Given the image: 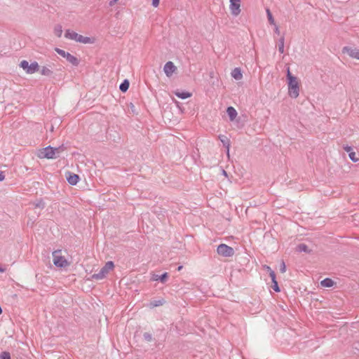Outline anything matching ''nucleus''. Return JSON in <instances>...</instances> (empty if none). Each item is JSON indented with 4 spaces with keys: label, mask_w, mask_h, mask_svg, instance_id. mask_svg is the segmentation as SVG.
Wrapping results in <instances>:
<instances>
[{
    "label": "nucleus",
    "mask_w": 359,
    "mask_h": 359,
    "mask_svg": "<svg viewBox=\"0 0 359 359\" xmlns=\"http://www.w3.org/2000/svg\"><path fill=\"white\" fill-rule=\"evenodd\" d=\"M334 280L330 278H326L320 282V285L324 287H331L334 285Z\"/></svg>",
    "instance_id": "obj_20"
},
{
    "label": "nucleus",
    "mask_w": 359,
    "mask_h": 359,
    "mask_svg": "<svg viewBox=\"0 0 359 359\" xmlns=\"http://www.w3.org/2000/svg\"><path fill=\"white\" fill-rule=\"evenodd\" d=\"M296 250L299 252H306V253H308V254L311 252V250H310L309 248V247L306 244H304V243L299 244L297 246Z\"/></svg>",
    "instance_id": "obj_18"
},
{
    "label": "nucleus",
    "mask_w": 359,
    "mask_h": 359,
    "mask_svg": "<svg viewBox=\"0 0 359 359\" xmlns=\"http://www.w3.org/2000/svg\"><path fill=\"white\" fill-rule=\"evenodd\" d=\"M55 51L63 57H65V55L67 53V52H65L64 50H62L59 48H55Z\"/></svg>",
    "instance_id": "obj_31"
},
{
    "label": "nucleus",
    "mask_w": 359,
    "mask_h": 359,
    "mask_svg": "<svg viewBox=\"0 0 359 359\" xmlns=\"http://www.w3.org/2000/svg\"><path fill=\"white\" fill-rule=\"evenodd\" d=\"M284 42H285V37L283 36L280 38L278 41V51L280 53H284Z\"/></svg>",
    "instance_id": "obj_24"
},
{
    "label": "nucleus",
    "mask_w": 359,
    "mask_h": 359,
    "mask_svg": "<svg viewBox=\"0 0 359 359\" xmlns=\"http://www.w3.org/2000/svg\"><path fill=\"white\" fill-rule=\"evenodd\" d=\"M273 25L275 26V27H274L275 33L279 35L280 34V30H279L278 27L276 24Z\"/></svg>",
    "instance_id": "obj_38"
},
{
    "label": "nucleus",
    "mask_w": 359,
    "mask_h": 359,
    "mask_svg": "<svg viewBox=\"0 0 359 359\" xmlns=\"http://www.w3.org/2000/svg\"><path fill=\"white\" fill-rule=\"evenodd\" d=\"M130 86V82L128 79H124L123 82L119 86V90L123 92L126 93Z\"/></svg>",
    "instance_id": "obj_21"
},
{
    "label": "nucleus",
    "mask_w": 359,
    "mask_h": 359,
    "mask_svg": "<svg viewBox=\"0 0 359 359\" xmlns=\"http://www.w3.org/2000/svg\"><path fill=\"white\" fill-rule=\"evenodd\" d=\"M231 13L233 16H238L241 13V3H230Z\"/></svg>",
    "instance_id": "obj_10"
},
{
    "label": "nucleus",
    "mask_w": 359,
    "mask_h": 359,
    "mask_svg": "<svg viewBox=\"0 0 359 359\" xmlns=\"http://www.w3.org/2000/svg\"><path fill=\"white\" fill-rule=\"evenodd\" d=\"M230 3H241V0H229Z\"/></svg>",
    "instance_id": "obj_42"
},
{
    "label": "nucleus",
    "mask_w": 359,
    "mask_h": 359,
    "mask_svg": "<svg viewBox=\"0 0 359 359\" xmlns=\"http://www.w3.org/2000/svg\"><path fill=\"white\" fill-rule=\"evenodd\" d=\"M160 0H152V6L154 7H157L159 5Z\"/></svg>",
    "instance_id": "obj_37"
},
{
    "label": "nucleus",
    "mask_w": 359,
    "mask_h": 359,
    "mask_svg": "<svg viewBox=\"0 0 359 359\" xmlns=\"http://www.w3.org/2000/svg\"><path fill=\"white\" fill-rule=\"evenodd\" d=\"M60 250H55L53 252V264L59 268H64L68 266L69 263L67 259L59 255Z\"/></svg>",
    "instance_id": "obj_6"
},
{
    "label": "nucleus",
    "mask_w": 359,
    "mask_h": 359,
    "mask_svg": "<svg viewBox=\"0 0 359 359\" xmlns=\"http://www.w3.org/2000/svg\"><path fill=\"white\" fill-rule=\"evenodd\" d=\"M226 113L229 117L230 121H231L236 118L238 114L236 110L233 107L231 106L227 107Z\"/></svg>",
    "instance_id": "obj_15"
},
{
    "label": "nucleus",
    "mask_w": 359,
    "mask_h": 359,
    "mask_svg": "<svg viewBox=\"0 0 359 359\" xmlns=\"http://www.w3.org/2000/svg\"><path fill=\"white\" fill-rule=\"evenodd\" d=\"M285 271H286L285 264L284 261H282L280 263V271L281 273H285Z\"/></svg>",
    "instance_id": "obj_34"
},
{
    "label": "nucleus",
    "mask_w": 359,
    "mask_h": 359,
    "mask_svg": "<svg viewBox=\"0 0 359 359\" xmlns=\"http://www.w3.org/2000/svg\"><path fill=\"white\" fill-rule=\"evenodd\" d=\"M39 65L37 62L34 61L29 65V69L27 70V74H34L39 71Z\"/></svg>",
    "instance_id": "obj_17"
},
{
    "label": "nucleus",
    "mask_w": 359,
    "mask_h": 359,
    "mask_svg": "<svg viewBox=\"0 0 359 359\" xmlns=\"http://www.w3.org/2000/svg\"><path fill=\"white\" fill-rule=\"evenodd\" d=\"M343 149L347 152L349 154V152H352L353 151V148L351 147V146H348V145H344L343 146Z\"/></svg>",
    "instance_id": "obj_35"
},
{
    "label": "nucleus",
    "mask_w": 359,
    "mask_h": 359,
    "mask_svg": "<svg viewBox=\"0 0 359 359\" xmlns=\"http://www.w3.org/2000/svg\"><path fill=\"white\" fill-rule=\"evenodd\" d=\"M33 205H34V208H40V209H43L46 205L43 199L36 200V201H34L33 203Z\"/></svg>",
    "instance_id": "obj_23"
},
{
    "label": "nucleus",
    "mask_w": 359,
    "mask_h": 359,
    "mask_svg": "<svg viewBox=\"0 0 359 359\" xmlns=\"http://www.w3.org/2000/svg\"><path fill=\"white\" fill-rule=\"evenodd\" d=\"M223 174L226 175V172L225 170H223Z\"/></svg>",
    "instance_id": "obj_45"
},
{
    "label": "nucleus",
    "mask_w": 359,
    "mask_h": 359,
    "mask_svg": "<svg viewBox=\"0 0 359 359\" xmlns=\"http://www.w3.org/2000/svg\"><path fill=\"white\" fill-rule=\"evenodd\" d=\"M175 95L181 99H187L192 95V94L188 91H176L175 92Z\"/></svg>",
    "instance_id": "obj_19"
},
{
    "label": "nucleus",
    "mask_w": 359,
    "mask_h": 359,
    "mask_svg": "<svg viewBox=\"0 0 359 359\" xmlns=\"http://www.w3.org/2000/svg\"><path fill=\"white\" fill-rule=\"evenodd\" d=\"M65 58L69 63L75 67H77L79 65V60L75 56L71 55L69 53H67Z\"/></svg>",
    "instance_id": "obj_12"
},
{
    "label": "nucleus",
    "mask_w": 359,
    "mask_h": 359,
    "mask_svg": "<svg viewBox=\"0 0 359 359\" xmlns=\"http://www.w3.org/2000/svg\"><path fill=\"white\" fill-rule=\"evenodd\" d=\"M41 74L44 76H52L53 74V72L48 67L43 66L41 69Z\"/></svg>",
    "instance_id": "obj_22"
},
{
    "label": "nucleus",
    "mask_w": 359,
    "mask_h": 359,
    "mask_svg": "<svg viewBox=\"0 0 359 359\" xmlns=\"http://www.w3.org/2000/svg\"><path fill=\"white\" fill-rule=\"evenodd\" d=\"M168 273L167 272H165L163 273V274L158 276V275H156V274H154L151 277V280H159L160 282H161L162 283H164L167 281L168 278Z\"/></svg>",
    "instance_id": "obj_11"
},
{
    "label": "nucleus",
    "mask_w": 359,
    "mask_h": 359,
    "mask_svg": "<svg viewBox=\"0 0 359 359\" xmlns=\"http://www.w3.org/2000/svg\"><path fill=\"white\" fill-rule=\"evenodd\" d=\"M54 149H57V150L55 151V155H59L60 156V154L62 151H65V147L63 145H62V146H60L58 147H54Z\"/></svg>",
    "instance_id": "obj_32"
},
{
    "label": "nucleus",
    "mask_w": 359,
    "mask_h": 359,
    "mask_svg": "<svg viewBox=\"0 0 359 359\" xmlns=\"http://www.w3.org/2000/svg\"><path fill=\"white\" fill-rule=\"evenodd\" d=\"M348 156L350 159L354 163H356L359 161V154H357L353 151L352 152H349Z\"/></svg>",
    "instance_id": "obj_25"
},
{
    "label": "nucleus",
    "mask_w": 359,
    "mask_h": 359,
    "mask_svg": "<svg viewBox=\"0 0 359 359\" xmlns=\"http://www.w3.org/2000/svg\"><path fill=\"white\" fill-rule=\"evenodd\" d=\"M272 283H273V285L271 287H272L273 290L276 292H279L280 291V289L278 286L277 280L273 281Z\"/></svg>",
    "instance_id": "obj_33"
},
{
    "label": "nucleus",
    "mask_w": 359,
    "mask_h": 359,
    "mask_svg": "<svg viewBox=\"0 0 359 359\" xmlns=\"http://www.w3.org/2000/svg\"><path fill=\"white\" fill-rule=\"evenodd\" d=\"M0 359H11L9 352L3 351L0 353Z\"/></svg>",
    "instance_id": "obj_29"
},
{
    "label": "nucleus",
    "mask_w": 359,
    "mask_h": 359,
    "mask_svg": "<svg viewBox=\"0 0 359 359\" xmlns=\"http://www.w3.org/2000/svg\"><path fill=\"white\" fill-rule=\"evenodd\" d=\"M219 139L222 142L223 146L227 149V155H229L230 140L224 135H220Z\"/></svg>",
    "instance_id": "obj_13"
},
{
    "label": "nucleus",
    "mask_w": 359,
    "mask_h": 359,
    "mask_svg": "<svg viewBox=\"0 0 359 359\" xmlns=\"http://www.w3.org/2000/svg\"><path fill=\"white\" fill-rule=\"evenodd\" d=\"M269 273V276H270V277L271 278V281L272 282L276 280V273H275V272L273 271H271V272Z\"/></svg>",
    "instance_id": "obj_36"
},
{
    "label": "nucleus",
    "mask_w": 359,
    "mask_h": 359,
    "mask_svg": "<svg viewBox=\"0 0 359 359\" xmlns=\"http://www.w3.org/2000/svg\"><path fill=\"white\" fill-rule=\"evenodd\" d=\"M66 178L68 183L71 185H76L80 179L79 175L71 172H67Z\"/></svg>",
    "instance_id": "obj_9"
},
{
    "label": "nucleus",
    "mask_w": 359,
    "mask_h": 359,
    "mask_svg": "<svg viewBox=\"0 0 359 359\" xmlns=\"http://www.w3.org/2000/svg\"><path fill=\"white\" fill-rule=\"evenodd\" d=\"M264 268L267 271V272L270 273L271 271H273L271 268L267 265H264Z\"/></svg>",
    "instance_id": "obj_40"
},
{
    "label": "nucleus",
    "mask_w": 359,
    "mask_h": 359,
    "mask_svg": "<svg viewBox=\"0 0 359 359\" xmlns=\"http://www.w3.org/2000/svg\"><path fill=\"white\" fill-rule=\"evenodd\" d=\"M217 252L218 255L224 257H232L235 253L233 248L224 243H222L217 246Z\"/></svg>",
    "instance_id": "obj_5"
},
{
    "label": "nucleus",
    "mask_w": 359,
    "mask_h": 359,
    "mask_svg": "<svg viewBox=\"0 0 359 359\" xmlns=\"http://www.w3.org/2000/svg\"><path fill=\"white\" fill-rule=\"evenodd\" d=\"M165 303V301L164 299L161 298L157 300H153L151 301L149 304V306L152 309L154 307L160 306L163 305Z\"/></svg>",
    "instance_id": "obj_16"
},
{
    "label": "nucleus",
    "mask_w": 359,
    "mask_h": 359,
    "mask_svg": "<svg viewBox=\"0 0 359 359\" xmlns=\"http://www.w3.org/2000/svg\"><path fill=\"white\" fill-rule=\"evenodd\" d=\"M118 0H111L109 2L110 6H113Z\"/></svg>",
    "instance_id": "obj_41"
},
{
    "label": "nucleus",
    "mask_w": 359,
    "mask_h": 359,
    "mask_svg": "<svg viewBox=\"0 0 359 359\" xmlns=\"http://www.w3.org/2000/svg\"><path fill=\"white\" fill-rule=\"evenodd\" d=\"M231 75L236 80H241L243 78L241 69L238 67L234 68L232 70Z\"/></svg>",
    "instance_id": "obj_14"
},
{
    "label": "nucleus",
    "mask_w": 359,
    "mask_h": 359,
    "mask_svg": "<svg viewBox=\"0 0 359 359\" xmlns=\"http://www.w3.org/2000/svg\"><path fill=\"white\" fill-rule=\"evenodd\" d=\"M56 149L51 146H48L39 150L37 156L40 158L54 159L59 157V155H55Z\"/></svg>",
    "instance_id": "obj_4"
},
{
    "label": "nucleus",
    "mask_w": 359,
    "mask_h": 359,
    "mask_svg": "<svg viewBox=\"0 0 359 359\" xmlns=\"http://www.w3.org/2000/svg\"><path fill=\"white\" fill-rule=\"evenodd\" d=\"M114 267V264L112 261H108L103 267L100 269L99 273L93 274L88 280H102L105 278L106 275L112 270Z\"/></svg>",
    "instance_id": "obj_3"
},
{
    "label": "nucleus",
    "mask_w": 359,
    "mask_h": 359,
    "mask_svg": "<svg viewBox=\"0 0 359 359\" xmlns=\"http://www.w3.org/2000/svg\"><path fill=\"white\" fill-rule=\"evenodd\" d=\"M5 178V175L4 174V172L0 171V182L3 181Z\"/></svg>",
    "instance_id": "obj_39"
},
{
    "label": "nucleus",
    "mask_w": 359,
    "mask_h": 359,
    "mask_svg": "<svg viewBox=\"0 0 359 359\" xmlns=\"http://www.w3.org/2000/svg\"><path fill=\"white\" fill-rule=\"evenodd\" d=\"M4 271V269H2L1 266H0V272H3Z\"/></svg>",
    "instance_id": "obj_44"
},
{
    "label": "nucleus",
    "mask_w": 359,
    "mask_h": 359,
    "mask_svg": "<svg viewBox=\"0 0 359 359\" xmlns=\"http://www.w3.org/2000/svg\"><path fill=\"white\" fill-rule=\"evenodd\" d=\"M54 34L57 36L60 37L62 34V27L60 25H57L54 28Z\"/></svg>",
    "instance_id": "obj_27"
},
{
    "label": "nucleus",
    "mask_w": 359,
    "mask_h": 359,
    "mask_svg": "<svg viewBox=\"0 0 359 359\" xmlns=\"http://www.w3.org/2000/svg\"><path fill=\"white\" fill-rule=\"evenodd\" d=\"M182 269V266H178L177 270L180 271Z\"/></svg>",
    "instance_id": "obj_43"
},
{
    "label": "nucleus",
    "mask_w": 359,
    "mask_h": 359,
    "mask_svg": "<svg viewBox=\"0 0 359 359\" xmlns=\"http://www.w3.org/2000/svg\"><path fill=\"white\" fill-rule=\"evenodd\" d=\"M342 53L348 54L351 57L359 60V50L350 46H344Z\"/></svg>",
    "instance_id": "obj_7"
},
{
    "label": "nucleus",
    "mask_w": 359,
    "mask_h": 359,
    "mask_svg": "<svg viewBox=\"0 0 359 359\" xmlns=\"http://www.w3.org/2000/svg\"><path fill=\"white\" fill-rule=\"evenodd\" d=\"M287 80L289 95L292 98H297L299 95V83L297 78L290 73L289 68H287Z\"/></svg>",
    "instance_id": "obj_1"
},
{
    "label": "nucleus",
    "mask_w": 359,
    "mask_h": 359,
    "mask_svg": "<svg viewBox=\"0 0 359 359\" xmlns=\"http://www.w3.org/2000/svg\"><path fill=\"white\" fill-rule=\"evenodd\" d=\"M266 15H267V18H268V20H269V22L271 24V25H275V20H274V18L273 17V15L270 11L269 8H266Z\"/></svg>",
    "instance_id": "obj_26"
},
{
    "label": "nucleus",
    "mask_w": 359,
    "mask_h": 359,
    "mask_svg": "<svg viewBox=\"0 0 359 359\" xmlns=\"http://www.w3.org/2000/svg\"><path fill=\"white\" fill-rule=\"evenodd\" d=\"M65 37L85 44L92 43L93 42V39L92 38L88 36H83L70 29H67L65 31Z\"/></svg>",
    "instance_id": "obj_2"
},
{
    "label": "nucleus",
    "mask_w": 359,
    "mask_h": 359,
    "mask_svg": "<svg viewBox=\"0 0 359 359\" xmlns=\"http://www.w3.org/2000/svg\"><path fill=\"white\" fill-rule=\"evenodd\" d=\"M176 70V66L171 61L167 62L163 67V71L168 77H170Z\"/></svg>",
    "instance_id": "obj_8"
},
{
    "label": "nucleus",
    "mask_w": 359,
    "mask_h": 359,
    "mask_svg": "<svg viewBox=\"0 0 359 359\" xmlns=\"http://www.w3.org/2000/svg\"><path fill=\"white\" fill-rule=\"evenodd\" d=\"M20 67L21 68H22L24 70H25L26 72L27 73V70L29 69V65L27 60H22L20 63Z\"/></svg>",
    "instance_id": "obj_28"
},
{
    "label": "nucleus",
    "mask_w": 359,
    "mask_h": 359,
    "mask_svg": "<svg viewBox=\"0 0 359 359\" xmlns=\"http://www.w3.org/2000/svg\"><path fill=\"white\" fill-rule=\"evenodd\" d=\"M143 337L144 339L147 341H151L153 339L151 334L149 332H144L143 334Z\"/></svg>",
    "instance_id": "obj_30"
}]
</instances>
